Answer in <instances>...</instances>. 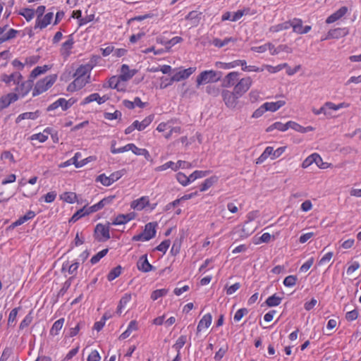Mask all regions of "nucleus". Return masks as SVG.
<instances>
[{"label": "nucleus", "mask_w": 361, "mask_h": 361, "mask_svg": "<svg viewBox=\"0 0 361 361\" xmlns=\"http://www.w3.org/2000/svg\"><path fill=\"white\" fill-rule=\"evenodd\" d=\"M94 68V64H83L75 71V78L67 87L68 91L75 92L81 90L90 82V73Z\"/></svg>", "instance_id": "nucleus-1"}, {"label": "nucleus", "mask_w": 361, "mask_h": 361, "mask_svg": "<svg viewBox=\"0 0 361 361\" xmlns=\"http://www.w3.org/2000/svg\"><path fill=\"white\" fill-rule=\"evenodd\" d=\"M137 73V70L130 69L127 64H123L121 67L120 75H113L109 79V87L118 91H124L126 87V82L130 80Z\"/></svg>", "instance_id": "nucleus-2"}, {"label": "nucleus", "mask_w": 361, "mask_h": 361, "mask_svg": "<svg viewBox=\"0 0 361 361\" xmlns=\"http://www.w3.org/2000/svg\"><path fill=\"white\" fill-rule=\"evenodd\" d=\"M56 74L49 75L40 80H38L32 88V97H37L47 92L53 86V85L56 82Z\"/></svg>", "instance_id": "nucleus-3"}, {"label": "nucleus", "mask_w": 361, "mask_h": 361, "mask_svg": "<svg viewBox=\"0 0 361 361\" xmlns=\"http://www.w3.org/2000/svg\"><path fill=\"white\" fill-rule=\"evenodd\" d=\"M15 85L14 92H12V93L16 94L18 100L25 97L31 90L32 91L33 82L29 78L27 80H23V79L18 83H16Z\"/></svg>", "instance_id": "nucleus-4"}, {"label": "nucleus", "mask_w": 361, "mask_h": 361, "mask_svg": "<svg viewBox=\"0 0 361 361\" xmlns=\"http://www.w3.org/2000/svg\"><path fill=\"white\" fill-rule=\"evenodd\" d=\"M220 78L218 76L216 71L214 70H207L201 72L196 78V83L197 86L202 85L216 82L219 81Z\"/></svg>", "instance_id": "nucleus-5"}, {"label": "nucleus", "mask_w": 361, "mask_h": 361, "mask_svg": "<svg viewBox=\"0 0 361 361\" xmlns=\"http://www.w3.org/2000/svg\"><path fill=\"white\" fill-rule=\"evenodd\" d=\"M221 94L222 99L228 108L231 109L236 108L238 104V99L240 97L233 90V91H230L224 89L221 91Z\"/></svg>", "instance_id": "nucleus-6"}, {"label": "nucleus", "mask_w": 361, "mask_h": 361, "mask_svg": "<svg viewBox=\"0 0 361 361\" xmlns=\"http://www.w3.org/2000/svg\"><path fill=\"white\" fill-rule=\"evenodd\" d=\"M195 67H190L188 68L181 69L173 75L169 83L165 84L164 86L161 83V87H166L167 85H171L173 82H178L183 80H185L188 78L193 73H195Z\"/></svg>", "instance_id": "nucleus-7"}, {"label": "nucleus", "mask_w": 361, "mask_h": 361, "mask_svg": "<svg viewBox=\"0 0 361 361\" xmlns=\"http://www.w3.org/2000/svg\"><path fill=\"white\" fill-rule=\"evenodd\" d=\"M255 13V12H250V9L249 8H244L243 9L238 10L234 13L226 11L222 15L221 20H230L232 22H235L240 20L244 15H253Z\"/></svg>", "instance_id": "nucleus-8"}, {"label": "nucleus", "mask_w": 361, "mask_h": 361, "mask_svg": "<svg viewBox=\"0 0 361 361\" xmlns=\"http://www.w3.org/2000/svg\"><path fill=\"white\" fill-rule=\"evenodd\" d=\"M252 85V80L250 76L240 79L235 85L233 90L240 97L246 93Z\"/></svg>", "instance_id": "nucleus-9"}, {"label": "nucleus", "mask_w": 361, "mask_h": 361, "mask_svg": "<svg viewBox=\"0 0 361 361\" xmlns=\"http://www.w3.org/2000/svg\"><path fill=\"white\" fill-rule=\"evenodd\" d=\"M110 223L106 225L98 224L94 228V237L99 242H104L110 238Z\"/></svg>", "instance_id": "nucleus-10"}, {"label": "nucleus", "mask_w": 361, "mask_h": 361, "mask_svg": "<svg viewBox=\"0 0 361 361\" xmlns=\"http://www.w3.org/2000/svg\"><path fill=\"white\" fill-rule=\"evenodd\" d=\"M130 150H131L133 152V154L137 156H143L145 158L149 157V154L147 149H142V148H138L133 143L128 144L123 147H120L118 149H112V152L116 154V153H121V152H127V151H130Z\"/></svg>", "instance_id": "nucleus-11"}, {"label": "nucleus", "mask_w": 361, "mask_h": 361, "mask_svg": "<svg viewBox=\"0 0 361 361\" xmlns=\"http://www.w3.org/2000/svg\"><path fill=\"white\" fill-rule=\"evenodd\" d=\"M23 79V76L19 71L13 72L9 75L4 73L1 76V80L8 87L15 85Z\"/></svg>", "instance_id": "nucleus-12"}, {"label": "nucleus", "mask_w": 361, "mask_h": 361, "mask_svg": "<svg viewBox=\"0 0 361 361\" xmlns=\"http://www.w3.org/2000/svg\"><path fill=\"white\" fill-rule=\"evenodd\" d=\"M74 102L75 101L72 99L67 100L65 98H59L48 106L47 111H54L59 107H61L62 110L66 111L74 104Z\"/></svg>", "instance_id": "nucleus-13"}, {"label": "nucleus", "mask_w": 361, "mask_h": 361, "mask_svg": "<svg viewBox=\"0 0 361 361\" xmlns=\"http://www.w3.org/2000/svg\"><path fill=\"white\" fill-rule=\"evenodd\" d=\"M290 27L293 28V31L295 33L302 35L309 32L312 27L310 25H302V20L300 18H294L290 21Z\"/></svg>", "instance_id": "nucleus-14"}, {"label": "nucleus", "mask_w": 361, "mask_h": 361, "mask_svg": "<svg viewBox=\"0 0 361 361\" xmlns=\"http://www.w3.org/2000/svg\"><path fill=\"white\" fill-rule=\"evenodd\" d=\"M53 17L54 13L52 12H49L40 18H37L35 20V29H44L51 23Z\"/></svg>", "instance_id": "nucleus-15"}, {"label": "nucleus", "mask_w": 361, "mask_h": 361, "mask_svg": "<svg viewBox=\"0 0 361 361\" xmlns=\"http://www.w3.org/2000/svg\"><path fill=\"white\" fill-rule=\"evenodd\" d=\"M348 34V29L345 27H338L330 30L326 36L322 39V41L329 39H338L346 36Z\"/></svg>", "instance_id": "nucleus-16"}, {"label": "nucleus", "mask_w": 361, "mask_h": 361, "mask_svg": "<svg viewBox=\"0 0 361 361\" xmlns=\"http://www.w3.org/2000/svg\"><path fill=\"white\" fill-rule=\"evenodd\" d=\"M240 73L237 71H233L228 73L224 78L222 82V87L224 88H228L232 86H235L236 82L238 80Z\"/></svg>", "instance_id": "nucleus-17"}, {"label": "nucleus", "mask_w": 361, "mask_h": 361, "mask_svg": "<svg viewBox=\"0 0 361 361\" xmlns=\"http://www.w3.org/2000/svg\"><path fill=\"white\" fill-rule=\"evenodd\" d=\"M18 101V97L16 94L8 92L0 97V110L4 109L10 106L12 103Z\"/></svg>", "instance_id": "nucleus-18"}, {"label": "nucleus", "mask_w": 361, "mask_h": 361, "mask_svg": "<svg viewBox=\"0 0 361 361\" xmlns=\"http://www.w3.org/2000/svg\"><path fill=\"white\" fill-rule=\"evenodd\" d=\"M74 40L71 35L69 36L68 39L64 42L60 49V54L63 59H66L69 57L71 54V49H73Z\"/></svg>", "instance_id": "nucleus-19"}, {"label": "nucleus", "mask_w": 361, "mask_h": 361, "mask_svg": "<svg viewBox=\"0 0 361 361\" xmlns=\"http://www.w3.org/2000/svg\"><path fill=\"white\" fill-rule=\"evenodd\" d=\"M313 163H315L317 167L322 169L334 166L333 164L324 162L323 159H304L302 164V167L307 168L308 166H311Z\"/></svg>", "instance_id": "nucleus-20"}, {"label": "nucleus", "mask_w": 361, "mask_h": 361, "mask_svg": "<svg viewBox=\"0 0 361 361\" xmlns=\"http://www.w3.org/2000/svg\"><path fill=\"white\" fill-rule=\"evenodd\" d=\"M137 269L142 272H149L155 268L149 263L147 255L141 256L137 262Z\"/></svg>", "instance_id": "nucleus-21"}, {"label": "nucleus", "mask_w": 361, "mask_h": 361, "mask_svg": "<svg viewBox=\"0 0 361 361\" xmlns=\"http://www.w3.org/2000/svg\"><path fill=\"white\" fill-rule=\"evenodd\" d=\"M51 68V66L44 65L35 67L29 74L28 78L33 82L38 76L44 74Z\"/></svg>", "instance_id": "nucleus-22"}, {"label": "nucleus", "mask_w": 361, "mask_h": 361, "mask_svg": "<svg viewBox=\"0 0 361 361\" xmlns=\"http://www.w3.org/2000/svg\"><path fill=\"white\" fill-rule=\"evenodd\" d=\"M348 9L346 6H342L338 10H337L336 12L330 15L326 20V23L327 24L333 23L338 20L341 19L343 16H344Z\"/></svg>", "instance_id": "nucleus-23"}, {"label": "nucleus", "mask_w": 361, "mask_h": 361, "mask_svg": "<svg viewBox=\"0 0 361 361\" xmlns=\"http://www.w3.org/2000/svg\"><path fill=\"white\" fill-rule=\"evenodd\" d=\"M108 99L106 96L100 97L98 93H92L86 97L81 102L82 105H85L92 102H97L99 104L104 103Z\"/></svg>", "instance_id": "nucleus-24"}, {"label": "nucleus", "mask_w": 361, "mask_h": 361, "mask_svg": "<svg viewBox=\"0 0 361 361\" xmlns=\"http://www.w3.org/2000/svg\"><path fill=\"white\" fill-rule=\"evenodd\" d=\"M40 116V111L37 110L32 112H25L19 114L16 118V123H19L23 120H36Z\"/></svg>", "instance_id": "nucleus-25"}, {"label": "nucleus", "mask_w": 361, "mask_h": 361, "mask_svg": "<svg viewBox=\"0 0 361 361\" xmlns=\"http://www.w3.org/2000/svg\"><path fill=\"white\" fill-rule=\"evenodd\" d=\"M157 226V222H149L145 226V229L142 232L144 236L149 240L153 238L156 235V227Z\"/></svg>", "instance_id": "nucleus-26"}, {"label": "nucleus", "mask_w": 361, "mask_h": 361, "mask_svg": "<svg viewBox=\"0 0 361 361\" xmlns=\"http://www.w3.org/2000/svg\"><path fill=\"white\" fill-rule=\"evenodd\" d=\"M50 133H51V128L47 127L42 133L32 135L30 140H37L39 142L42 143L47 140Z\"/></svg>", "instance_id": "nucleus-27"}, {"label": "nucleus", "mask_w": 361, "mask_h": 361, "mask_svg": "<svg viewBox=\"0 0 361 361\" xmlns=\"http://www.w3.org/2000/svg\"><path fill=\"white\" fill-rule=\"evenodd\" d=\"M286 104V101L279 100L276 102H265L263 104L266 111L275 112Z\"/></svg>", "instance_id": "nucleus-28"}, {"label": "nucleus", "mask_w": 361, "mask_h": 361, "mask_svg": "<svg viewBox=\"0 0 361 361\" xmlns=\"http://www.w3.org/2000/svg\"><path fill=\"white\" fill-rule=\"evenodd\" d=\"M154 119L153 115H149L145 118L142 121H139L137 120L133 122L134 127L139 131L143 130L145 129L149 124L152 122Z\"/></svg>", "instance_id": "nucleus-29"}, {"label": "nucleus", "mask_w": 361, "mask_h": 361, "mask_svg": "<svg viewBox=\"0 0 361 361\" xmlns=\"http://www.w3.org/2000/svg\"><path fill=\"white\" fill-rule=\"evenodd\" d=\"M289 126H290V128L295 130L296 132L300 133H306L308 132H312V131H314L315 129L314 127H312L311 126H309L307 127H303L300 124H299L295 121H289Z\"/></svg>", "instance_id": "nucleus-30"}, {"label": "nucleus", "mask_w": 361, "mask_h": 361, "mask_svg": "<svg viewBox=\"0 0 361 361\" xmlns=\"http://www.w3.org/2000/svg\"><path fill=\"white\" fill-rule=\"evenodd\" d=\"M212 320V317L211 314L208 313L203 316V317L201 319V320L199 322V324L197 325V332L201 331L204 328H208Z\"/></svg>", "instance_id": "nucleus-31"}, {"label": "nucleus", "mask_w": 361, "mask_h": 361, "mask_svg": "<svg viewBox=\"0 0 361 361\" xmlns=\"http://www.w3.org/2000/svg\"><path fill=\"white\" fill-rule=\"evenodd\" d=\"M137 330V323L135 320H132L127 328V329L120 335L119 339L124 340L127 338L133 331Z\"/></svg>", "instance_id": "nucleus-32"}, {"label": "nucleus", "mask_w": 361, "mask_h": 361, "mask_svg": "<svg viewBox=\"0 0 361 361\" xmlns=\"http://www.w3.org/2000/svg\"><path fill=\"white\" fill-rule=\"evenodd\" d=\"M149 204V199L147 197H142L140 199L132 202L131 207L137 210H142Z\"/></svg>", "instance_id": "nucleus-33"}, {"label": "nucleus", "mask_w": 361, "mask_h": 361, "mask_svg": "<svg viewBox=\"0 0 361 361\" xmlns=\"http://www.w3.org/2000/svg\"><path fill=\"white\" fill-rule=\"evenodd\" d=\"M290 21H286L275 25H272L269 28V31L272 33L279 32L283 30H288L290 27Z\"/></svg>", "instance_id": "nucleus-34"}, {"label": "nucleus", "mask_w": 361, "mask_h": 361, "mask_svg": "<svg viewBox=\"0 0 361 361\" xmlns=\"http://www.w3.org/2000/svg\"><path fill=\"white\" fill-rule=\"evenodd\" d=\"M218 180V178L215 176H212L204 180V181L200 185V190L204 192L211 188Z\"/></svg>", "instance_id": "nucleus-35"}, {"label": "nucleus", "mask_w": 361, "mask_h": 361, "mask_svg": "<svg viewBox=\"0 0 361 361\" xmlns=\"http://www.w3.org/2000/svg\"><path fill=\"white\" fill-rule=\"evenodd\" d=\"M289 128H290L289 121H288L286 123H283L281 122L277 121V122L274 123L272 125H271L267 128V131H271V130H272L274 129H276V130H278L279 131L285 132V131H286Z\"/></svg>", "instance_id": "nucleus-36"}, {"label": "nucleus", "mask_w": 361, "mask_h": 361, "mask_svg": "<svg viewBox=\"0 0 361 361\" xmlns=\"http://www.w3.org/2000/svg\"><path fill=\"white\" fill-rule=\"evenodd\" d=\"M64 321V318H61L56 321L50 329V334L52 336L58 335L63 326Z\"/></svg>", "instance_id": "nucleus-37"}, {"label": "nucleus", "mask_w": 361, "mask_h": 361, "mask_svg": "<svg viewBox=\"0 0 361 361\" xmlns=\"http://www.w3.org/2000/svg\"><path fill=\"white\" fill-rule=\"evenodd\" d=\"M19 15L23 16L29 22L34 18L35 11L32 8H24L19 11Z\"/></svg>", "instance_id": "nucleus-38"}, {"label": "nucleus", "mask_w": 361, "mask_h": 361, "mask_svg": "<svg viewBox=\"0 0 361 361\" xmlns=\"http://www.w3.org/2000/svg\"><path fill=\"white\" fill-rule=\"evenodd\" d=\"M39 59H40V57L38 55H32V56L26 57L25 59V61H23L25 68H31L32 66H33L34 65L37 64L39 62Z\"/></svg>", "instance_id": "nucleus-39"}, {"label": "nucleus", "mask_w": 361, "mask_h": 361, "mask_svg": "<svg viewBox=\"0 0 361 361\" xmlns=\"http://www.w3.org/2000/svg\"><path fill=\"white\" fill-rule=\"evenodd\" d=\"M215 66L219 68L228 70L231 68H234L238 66L237 60L233 61L229 63H225L221 61H216L215 63Z\"/></svg>", "instance_id": "nucleus-40"}, {"label": "nucleus", "mask_w": 361, "mask_h": 361, "mask_svg": "<svg viewBox=\"0 0 361 361\" xmlns=\"http://www.w3.org/2000/svg\"><path fill=\"white\" fill-rule=\"evenodd\" d=\"M11 57V53L9 50H4L0 52V67H6Z\"/></svg>", "instance_id": "nucleus-41"}, {"label": "nucleus", "mask_w": 361, "mask_h": 361, "mask_svg": "<svg viewBox=\"0 0 361 361\" xmlns=\"http://www.w3.org/2000/svg\"><path fill=\"white\" fill-rule=\"evenodd\" d=\"M231 42H235V39L232 37H226L224 39L221 40L219 38H215L212 40V44L218 48H221L226 45H227Z\"/></svg>", "instance_id": "nucleus-42"}, {"label": "nucleus", "mask_w": 361, "mask_h": 361, "mask_svg": "<svg viewBox=\"0 0 361 361\" xmlns=\"http://www.w3.org/2000/svg\"><path fill=\"white\" fill-rule=\"evenodd\" d=\"M61 199L68 203H73L77 200V195L73 192H65L60 196Z\"/></svg>", "instance_id": "nucleus-43"}, {"label": "nucleus", "mask_w": 361, "mask_h": 361, "mask_svg": "<svg viewBox=\"0 0 361 361\" xmlns=\"http://www.w3.org/2000/svg\"><path fill=\"white\" fill-rule=\"evenodd\" d=\"M326 106H329V109H330V111H338L341 109H343V108H348L350 104V103H348V102H341L339 104H334L331 102H326Z\"/></svg>", "instance_id": "nucleus-44"}, {"label": "nucleus", "mask_w": 361, "mask_h": 361, "mask_svg": "<svg viewBox=\"0 0 361 361\" xmlns=\"http://www.w3.org/2000/svg\"><path fill=\"white\" fill-rule=\"evenodd\" d=\"M122 271V267L120 265L112 269L110 272L107 275V279L109 281L114 280L116 278L118 277Z\"/></svg>", "instance_id": "nucleus-45"}, {"label": "nucleus", "mask_w": 361, "mask_h": 361, "mask_svg": "<svg viewBox=\"0 0 361 361\" xmlns=\"http://www.w3.org/2000/svg\"><path fill=\"white\" fill-rule=\"evenodd\" d=\"M131 300V295L128 293H126L120 300L118 308H117V313L121 314L122 312V308L124 307L128 302H130Z\"/></svg>", "instance_id": "nucleus-46"}, {"label": "nucleus", "mask_w": 361, "mask_h": 361, "mask_svg": "<svg viewBox=\"0 0 361 361\" xmlns=\"http://www.w3.org/2000/svg\"><path fill=\"white\" fill-rule=\"evenodd\" d=\"M85 215H88V212H86V207H82V209L78 210L70 219L69 222L75 223L78 219L85 216Z\"/></svg>", "instance_id": "nucleus-47"}, {"label": "nucleus", "mask_w": 361, "mask_h": 361, "mask_svg": "<svg viewBox=\"0 0 361 361\" xmlns=\"http://www.w3.org/2000/svg\"><path fill=\"white\" fill-rule=\"evenodd\" d=\"M287 66V63L279 64L276 66L264 64L262 66V67L264 68V70H267L268 72L271 73H275L281 71L283 68L286 67Z\"/></svg>", "instance_id": "nucleus-48"}, {"label": "nucleus", "mask_w": 361, "mask_h": 361, "mask_svg": "<svg viewBox=\"0 0 361 361\" xmlns=\"http://www.w3.org/2000/svg\"><path fill=\"white\" fill-rule=\"evenodd\" d=\"M282 300V298L276 296V295H273L269 297L266 300V304L269 307H275L279 305Z\"/></svg>", "instance_id": "nucleus-49"}, {"label": "nucleus", "mask_w": 361, "mask_h": 361, "mask_svg": "<svg viewBox=\"0 0 361 361\" xmlns=\"http://www.w3.org/2000/svg\"><path fill=\"white\" fill-rule=\"evenodd\" d=\"M312 112L315 115H319L323 114L325 116H329L331 115V113L330 111L329 106H326V102L324 103V104L320 107L319 109H312Z\"/></svg>", "instance_id": "nucleus-50"}, {"label": "nucleus", "mask_w": 361, "mask_h": 361, "mask_svg": "<svg viewBox=\"0 0 361 361\" xmlns=\"http://www.w3.org/2000/svg\"><path fill=\"white\" fill-rule=\"evenodd\" d=\"M66 267L68 268V271L70 274H76L77 270L79 267V262H75L72 264L69 265V263L67 262L63 263L62 267V270L63 271Z\"/></svg>", "instance_id": "nucleus-51"}, {"label": "nucleus", "mask_w": 361, "mask_h": 361, "mask_svg": "<svg viewBox=\"0 0 361 361\" xmlns=\"http://www.w3.org/2000/svg\"><path fill=\"white\" fill-rule=\"evenodd\" d=\"M206 92L208 94L215 97L219 94L220 89L215 85H209L206 87Z\"/></svg>", "instance_id": "nucleus-52"}, {"label": "nucleus", "mask_w": 361, "mask_h": 361, "mask_svg": "<svg viewBox=\"0 0 361 361\" xmlns=\"http://www.w3.org/2000/svg\"><path fill=\"white\" fill-rule=\"evenodd\" d=\"M187 341V336H180L178 340L176 341V343L173 345V348L177 351L180 352V350L183 347V345L185 344Z\"/></svg>", "instance_id": "nucleus-53"}, {"label": "nucleus", "mask_w": 361, "mask_h": 361, "mask_svg": "<svg viewBox=\"0 0 361 361\" xmlns=\"http://www.w3.org/2000/svg\"><path fill=\"white\" fill-rule=\"evenodd\" d=\"M183 41V39L181 37L176 36V37H174L172 39L166 41V42L164 43V44L165 45L166 49H170L172 47H173L174 45L182 42Z\"/></svg>", "instance_id": "nucleus-54"}, {"label": "nucleus", "mask_w": 361, "mask_h": 361, "mask_svg": "<svg viewBox=\"0 0 361 361\" xmlns=\"http://www.w3.org/2000/svg\"><path fill=\"white\" fill-rule=\"evenodd\" d=\"M32 312H30L28 314H27L25 318L23 319V321L20 322L19 329L20 330L24 329L25 328L27 327L32 322Z\"/></svg>", "instance_id": "nucleus-55"}, {"label": "nucleus", "mask_w": 361, "mask_h": 361, "mask_svg": "<svg viewBox=\"0 0 361 361\" xmlns=\"http://www.w3.org/2000/svg\"><path fill=\"white\" fill-rule=\"evenodd\" d=\"M171 168L172 170L173 171H176L177 170V164L173 162V161H169L160 166H158L155 169V170L157 171H164V170H166L168 169Z\"/></svg>", "instance_id": "nucleus-56"}, {"label": "nucleus", "mask_w": 361, "mask_h": 361, "mask_svg": "<svg viewBox=\"0 0 361 361\" xmlns=\"http://www.w3.org/2000/svg\"><path fill=\"white\" fill-rule=\"evenodd\" d=\"M96 182H100L104 186H109L111 185L109 176H106L104 173L98 176L96 179Z\"/></svg>", "instance_id": "nucleus-57"}, {"label": "nucleus", "mask_w": 361, "mask_h": 361, "mask_svg": "<svg viewBox=\"0 0 361 361\" xmlns=\"http://www.w3.org/2000/svg\"><path fill=\"white\" fill-rule=\"evenodd\" d=\"M84 326H85L84 322H80L77 323V324L75 325V327L70 329L69 334L67 336L73 337V336H76L78 334L80 329L81 328H82Z\"/></svg>", "instance_id": "nucleus-58"}, {"label": "nucleus", "mask_w": 361, "mask_h": 361, "mask_svg": "<svg viewBox=\"0 0 361 361\" xmlns=\"http://www.w3.org/2000/svg\"><path fill=\"white\" fill-rule=\"evenodd\" d=\"M167 293H168V290L164 289V288H163V289H158V290H154L152 293L151 298L153 300H156L158 298H159L166 295Z\"/></svg>", "instance_id": "nucleus-59"}, {"label": "nucleus", "mask_w": 361, "mask_h": 361, "mask_svg": "<svg viewBox=\"0 0 361 361\" xmlns=\"http://www.w3.org/2000/svg\"><path fill=\"white\" fill-rule=\"evenodd\" d=\"M20 307L13 309L8 316V325L11 326L12 324L16 321L18 310H20Z\"/></svg>", "instance_id": "nucleus-60"}, {"label": "nucleus", "mask_w": 361, "mask_h": 361, "mask_svg": "<svg viewBox=\"0 0 361 361\" xmlns=\"http://www.w3.org/2000/svg\"><path fill=\"white\" fill-rule=\"evenodd\" d=\"M56 195L57 194L55 191H51L42 196L41 199H44L47 203H51L55 200Z\"/></svg>", "instance_id": "nucleus-61"}, {"label": "nucleus", "mask_w": 361, "mask_h": 361, "mask_svg": "<svg viewBox=\"0 0 361 361\" xmlns=\"http://www.w3.org/2000/svg\"><path fill=\"white\" fill-rule=\"evenodd\" d=\"M297 277L295 276L290 275L285 278L283 281L284 286L291 287L295 285Z\"/></svg>", "instance_id": "nucleus-62"}, {"label": "nucleus", "mask_w": 361, "mask_h": 361, "mask_svg": "<svg viewBox=\"0 0 361 361\" xmlns=\"http://www.w3.org/2000/svg\"><path fill=\"white\" fill-rule=\"evenodd\" d=\"M176 178L177 180L183 185H187L189 183V178L181 172L176 174Z\"/></svg>", "instance_id": "nucleus-63"}, {"label": "nucleus", "mask_w": 361, "mask_h": 361, "mask_svg": "<svg viewBox=\"0 0 361 361\" xmlns=\"http://www.w3.org/2000/svg\"><path fill=\"white\" fill-rule=\"evenodd\" d=\"M171 244V241L169 240H165L163 242H161L157 247L156 249L160 252H162L163 253H165L169 245Z\"/></svg>", "instance_id": "nucleus-64"}]
</instances>
